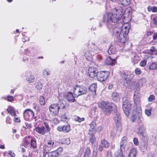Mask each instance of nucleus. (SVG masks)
Returning <instances> with one entry per match:
<instances>
[{
  "label": "nucleus",
  "mask_w": 157,
  "mask_h": 157,
  "mask_svg": "<svg viewBox=\"0 0 157 157\" xmlns=\"http://www.w3.org/2000/svg\"><path fill=\"white\" fill-rule=\"evenodd\" d=\"M114 13H107L104 16L103 21L106 23V25L110 33L117 38L122 32L124 25L122 23L117 25H113L112 23H116L123 17L124 10L121 7L115 8Z\"/></svg>",
  "instance_id": "f257e3e1"
},
{
  "label": "nucleus",
  "mask_w": 157,
  "mask_h": 157,
  "mask_svg": "<svg viewBox=\"0 0 157 157\" xmlns=\"http://www.w3.org/2000/svg\"><path fill=\"white\" fill-rule=\"evenodd\" d=\"M134 103L133 104V102L130 101L129 99L127 97H124L122 101V108L124 112L126 115L128 116L131 110H132L136 112V110L137 109L136 105L140 101V94L138 92H135L133 98Z\"/></svg>",
  "instance_id": "f03ea898"
},
{
  "label": "nucleus",
  "mask_w": 157,
  "mask_h": 157,
  "mask_svg": "<svg viewBox=\"0 0 157 157\" xmlns=\"http://www.w3.org/2000/svg\"><path fill=\"white\" fill-rule=\"evenodd\" d=\"M99 107L102 109L104 114L107 116L110 114L113 111V107L115 106L114 104L107 101H101L98 103Z\"/></svg>",
  "instance_id": "7ed1b4c3"
},
{
  "label": "nucleus",
  "mask_w": 157,
  "mask_h": 157,
  "mask_svg": "<svg viewBox=\"0 0 157 157\" xmlns=\"http://www.w3.org/2000/svg\"><path fill=\"white\" fill-rule=\"evenodd\" d=\"M124 28H123L122 32L118 37L120 42L124 43L127 41L129 38L128 34L129 32V29L130 26L128 24H125L124 25Z\"/></svg>",
  "instance_id": "20e7f679"
},
{
  "label": "nucleus",
  "mask_w": 157,
  "mask_h": 157,
  "mask_svg": "<svg viewBox=\"0 0 157 157\" xmlns=\"http://www.w3.org/2000/svg\"><path fill=\"white\" fill-rule=\"evenodd\" d=\"M97 47L94 43H92L89 46L88 48L86 49L84 51V56L88 61L92 60L93 56L96 53Z\"/></svg>",
  "instance_id": "39448f33"
},
{
  "label": "nucleus",
  "mask_w": 157,
  "mask_h": 157,
  "mask_svg": "<svg viewBox=\"0 0 157 157\" xmlns=\"http://www.w3.org/2000/svg\"><path fill=\"white\" fill-rule=\"evenodd\" d=\"M24 143L25 147H29L30 148L32 147L33 148L36 147V140L30 136H26L25 138Z\"/></svg>",
  "instance_id": "423d86ee"
},
{
  "label": "nucleus",
  "mask_w": 157,
  "mask_h": 157,
  "mask_svg": "<svg viewBox=\"0 0 157 157\" xmlns=\"http://www.w3.org/2000/svg\"><path fill=\"white\" fill-rule=\"evenodd\" d=\"M87 92V89L84 86H76L74 88L73 93L75 97H77L79 95L85 94Z\"/></svg>",
  "instance_id": "0eeeda50"
},
{
  "label": "nucleus",
  "mask_w": 157,
  "mask_h": 157,
  "mask_svg": "<svg viewBox=\"0 0 157 157\" xmlns=\"http://www.w3.org/2000/svg\"><path fill=\"white\" fill-rule=\"evenodd\" d=\"M132 113L133 114V115L132 117L131 120L133 122H137L138 124H141L143 120V119L141 115V113L139 112L138 114L137 112V109L136 110V112L134 111L131 110L130 111L129 113Z\"/></svg>",
  "instance_id": "6e6552de"
},
{
  "label": "nucleus",
  "mask_w": 157,
  "mask_h": 157,
  "mask_svg": "<svg viewBox=\"0 0 157 157\" xmlns=\"http://www.w3.org/2000/svg\"><path fill=\"white\" fill-rule=\"evenodd\" d=\"M44 126L40 127H37L35 128V130L38 133L42 135L49 131V126L48 124L46 122H44Z\"/></svg>",
  "instance_id": "1a4fd4ad"
},
{
  "label": "nucleus",
  "mask_w": 157,
  "mask_h": 157,
  "mask_svg": "<svg viewBox=\"0 0 157 157\" xmlns=\"http://www.w3.org/2000/svg\"><path fill=\"white\" fill-rule=\"evenodd\" d=\"M34 114L33 111L30 109H25L23 112L24 118L26 121H31L34 118Z\"/></svg>",
  "instance_id": "9d476101"
},
{
  "label": "nucleus",
  "mask_w": 157,
  "mask_h": 157,
  "mask_svg": "<svg viewBox=\"0 0 157 157\" xmlns=\"http://www.w3.org/2000/svg\"><path fill=\"white\" fill-rule=\"evenodd\" d=\"M109 72L107 71H102L98 72L96 76L98 80L101 82L106 80L109 76Z\"/></svg>",
  "instance_id": "9b49d317"
},
{
  "label": "nucleus",
  "mask_w": 157,
  "mask_h": 157,
  "mask_svg": "<svg viewBox=\"0 0 157 157\" xmlns=\"http://www.w3.org/2000/svg\"><path fill=\"white\" fill-rule=\"evenodd\" d=\"M62 104V106H60L59 104H52L49 107V109L51 113L55 116L58 115L59 109L60 108H64V105Z\"/></svg>",
  "instance_id": "f8f14e48"
},
{
  "label": "nucleus",
  "mask_w": 157,
  "mask_h": 157,
  "mask_svg": "<svg viewBox=\"0 0 157 157\" xmlns=\"http://www.w3.org/2000/svg\"><path fill=\"white\" fill-rule=\"evenodd\" d=\"M148 144L147 139L146 137L142 139L139 145V149L142 152H145L147 150Z\"/></svg>",
  "instance_id": "ddd939ff"
},
{
  "label": "nucleus",
  "mask_w": 157,
  "mask_h": 157,
  "mask_svg": "<svg viewBox=\"0 0 157 157\" xmlns=\"http://www.w3.org/2000/svg\"><path fill=\"white\" fill-rule=\"evenodd\" d=\"M63 148L61 147H59L55 151L47 152L45 154H44V157H45L46 155L48 154V157H58L62 153Z\"/></svg>",
  "instance_id": "4468645a"
},
{
  "label": "nucleus",
  "mask_w": 157,
  "mask_h": 157,
  "mask_svg": "<svg viewBox=\"0 0 157 157\" xmlns=\"http://www.w3.org/2000/svg\"><path fill=\"white\" fill-rule=\"evenodd\" d=\"M139 126L137 128V133L138 134L140 135L143 138L146 137L145 133V128L142 122L139 124Z\"/></svg>",
  "instance_id": "2eb2a0df"
},
{
  "label": "nucleus",
  "mask_w": 157,
  "mask_h": 157,
  "mask_svg": "<svg viewBox=\"0 0 157 157\" xmlns=\"http://www.w3.org/2000/svg\"><path fill=\"white\" fill-rule=\"evenodd\" d=\"M56 146V144H55L53 141L51 140L48 141L47 144L45 145L44 146V154H45V153L47 154V151H48L49 149H50L52 147L54 148Z\"/></svg>",
  "instance_id": "dca6fc26"
},
{
  "label": "nucleus",
  "mask_w": 157,
  "mask_h": 157,
  "mask_svg": "<svg viewBox=\"0 0 157 157\" xmlns=\"http://www.w3.org/2000/svg\"><path fill=\"white\" fill-rule=\"evenodd\" d=\"M127 138L125 136H124L122 138L120 144V150L117 151H120L122 152L125 151V148L127 144Z\"/></svg>",
  "instance_id": "f3484780"
},
{
  "label": "nucleus",
  "mask_w": 157,
  "mask_h": 157,
  "mask_svg": "<svg viewBox=\"0 0 157 157\" xmlns=\"http://www.w3.org/2000/svg\"><path fill=\"white\" fill-rule=\"evenodd\" d=\"M98 72L97 69L94 67H90L88 69V73L91 78L96 76Z\"/></svg>",
  "instance_id": "a211bd4d"
},
{
  "label": "nucleus",
  "mask_w": 157,
  "mask_h": 157,
  "mask_svg": "<svg viewBox=\"0 0 157 157\" xmlns=\"http://www.w3.org/2000/svg\"><path fill=\"white\" fill-rule=\"evenodd\" d=\"M70 127L69 125H60L57 128V130L59 131L63 132L64 133L69 132L70 130Z\"/></svg>",
  "instance_id": "6ab92c4d"
},
{
  "label": "nucleus",
  "mask_w": 157,
  "mask_h": 157,
  "mask_svg": "<svg viewBox=\"0 0 157 157\" xmlns=\"http://www.w3.org/2000/svg\"><path fill=\"white\" fill-rule=\"evenodd\" d=\"M114 119L116 126L117 127H120L121 126V118L118 113H114Z\"/></svg>",
  "instance_id": "aec40b11"
},
{
  "label": "nucleus",
  "mask_w": 157,
  "mask_h": 157,
  "mask_svg": "<svg viewBox=\"0 0 157 157\" xmlns=\"http://www.w3.org/2000/svg\"><path fill=\"white\" fill-rule=\"evenodd\" d=\"M26 80L29 83H32L34 82L35 77L30 72H27L25 73Z\"/></svg>",
  "instance_id": "412c9836"
},
{
  "label": "nucleus",
  "mask_w": 157,
  "mask_h": 157,
  "mask_svg": "<svg viewBox=\"0 0 157 157\" xmlns=\"http://www.w3.org/2000/svg\"><path fill=\"white\" fill-rule=\"evenodd\" d=\"M109 146V143L107 140L105 139L102 140L99 145L98 150L99 151H101L103 150V147L106 148H108Z\"/></svg>",
  "instance_id": "4be33fe9"
},
{
  "label": "nucleus",
  "mask_w": 157,
  "mask_h": 157,
  "mask_svg": "<svg viewBox=\"0 0 157 157\" xmlns=\"http://www.w3.org/2000/svg\"><path fill=\"white\" fill-rule=\"evenodd\" d=\"M121 75L122 78L124 79H131L133 77V75L130 74L128 71L126 72L124 71L121 72Z\"/></svg>",
  "instance_id": "5701e85b"
},
{
  "label": "nucleus",
  "mask_w": 157,
  "mask_h": 157,
  "mask_svg": "<svg viewBox=\"0 0 157 157\" xmlns=\"http://www.w3.org/2000/svg\"><path fill=\"white\" fill-rule=\"evenodd\" d=\"M116 63L115 59H112L110 56L106 58L105 63L106 64L110 65H113Z\"/></svg>",
  "instance_id": "b1692460"
},
{
  "label": "nucleus",
  "mask_w": 157,
  "mask_h": 157,
  "mask_svg": "<svg viewBox=\"0 0 157 157\" xmlns=\"http://www.w3.org/2000/svg\"><path fill=\"white\" fill-rule=\"evenodd\" d=\"M137 154V151L134 148H132L128 154V157H136Z\"/></svg>",
  "instance_id": "393cba45"
},
{
  "label": "nucleus",
  "mask_w": 157,
  "mask_h": 157,
  "mask_svg": "<svg viewBox=\"0 0 157 157\" xmlns=\"http://www.w3.org/2000/svg\"><path fill=\"white\" fill-rule=\"evenodd\" d=\"M7 111L12 116L15 117L16 116L15 110L12 107L9 106L7 109Z\"/></svg>",
  "instance_id": "a878e982"
},
{
  "label": "nucleus",
  "mask_w": 157,
  "mask_h": 157,
  "mask_svg": "<svg viewBox=\"0 0 157 157\" xmlns=\"http://www.w3.org/2000/svg\"><path fill=\"white\" fill-rule=\"evenodd\" d=\"M67 100L69 102H73L74 101L75 98L73 94L71 93H68L67 95Z\"/></svg>",
  "instance_id": "bb28decb"
},
{
  "label": "nucleus",
  "mask_w": 157,
  "mask_h": 157,
  "mask_svg": "<svg viewBox=\"0 0 157 157\" xmlns=\"http://www.w3.org/2000/svg\"><path fill=\"white\" fill-rule=\"evenodd\" d=\"M112 97L113 101H117L119 99L120 95L117 93L114 92L112 94Z\"/></svg>",
  "instance_id": "cd10ccee"
},
{
  "label": "nucleus",
  "mask_w": 157,
  "mask_h": 157,
  "mask_svg": "<svg viewBox=\"0 0 157 157\" xmlns=\"http://www.w3.org/2000/svg\"><path fill=\"white\" fill-rule=\"evenodd\" d=\"M89 140L91 144H93L96 142V138L94 135L91 134L89 136Z\"/></svg>",
  "instance_id": "c85d7f7f"
},
{
  "label": "nucleus",
  "mask_w": 157,
  "mask_h": 157,
  "mask_svg": "<svg viewBox=\"0 0 157 157\" xmlns=\"http://www.w3.org/2000/svg\"><path fill=\"white\" fill-rule=\"evenodd\" d=\"M97 88V85L95 83H94L90 86L89 89L93 93L94 92V94H96Z\"/></svg>",
  "instance_id": "c756f323"
},
{
  "label": "nucleus",
  "mask_w": 157,
  "mask_h": 157,
  "mask_svg": "<svg viewBox=\"0 0 157 157\" xmlns=\"http://www.w3.org/2000/svg\"><path fill=\"white\" fill-rule=\"evenodd\" d=\"M120 1L121 4L124 6H128L131 3L130 0H120Z\"/></svg>",
  "instance_id": "7c9ffc66"
},
{
  "label": "nucleus",
  "mask_w": 157,
  "mask_h": 157,
  "mask_svg": "<svg viewBox=\"0 0 157 157\" xmlns=\"http://www.w3.org/2000/svg\"><path fill=\"white\" fill-rule=\"evenodd\" d=\"M91 151L89 147H87L84 152L83 157H89Z\"/></svg>",
  "instance_id": "2f4dec72"
},
{
  "label": "nucleus",
  "mask_w": 157,
  "mask_h": 157,
  "mask_svg": "<svg viewBox=\"0 0 157 157\" xmlns=\"http://www.w3.org/2000/svg\"><path fill=\"white\" fill-rule=\"evenodd\" d=\"M50 70L48 69L44 70L43 71V75L45 77L48 76L50 75Z\"/></svg>",
  "instance_id": "473e14b6"
},
{
  "label": "nucleus",
  "mask_w": 157,
  "mask_h": 157,
  "mask_svg": "<svg viewBox=\"0 0 157 157\" xmlns=\"http://www.w3.org/2000/svg\"><path fill=\"white\" fill-rule=\"evenodd\" d=\"M149 69L151 70H154L157 69V63H153L150 65Z\"/></svg>",
  "instance_id": "72a5a7b5"
},
{
  "label": "nucleus",
  "mask_w": 157,
  "mask_h": 157,
  "mask_svg": "<svg viewBox=\"0 0 157 157\" xmlns=\"http://www.w3.org/2000/svg\"><path fill=\"white\" fill-rule=\"evenodd\" d=\"M116 51V49L113 46H111L110 47L108 50V52L109 54H114L115 53Z\"/></svg>",
  "instance_id": "f704fd0d"
},
{
  "label": "nucleus",
  "mask_w": 157,
  "mask_h": 157,
  "mask_svg": "<svg viewBox=\"0 0 157 157\" xmlns=\"http://www.w3.org/2000/svg\"><path fill=\"white\" fill-rule=\"evenodd\" d=\"M70 140L69 138H65L62 139V143L63 144L68 145L70 144Z\"/></svg>",
  "instance_id": "c9c22d12"
},
{
  "label": "nucleus",
  "mask_w": 157,
  "mask_h": 157,
  "mask_svg": "<svg viewBox=\"0 0 157 157\" xmlns=\"http://www.w3.org/2000/svg\"><path fill=\"white\" fill-rule=\"evenodd\" d=\"M40 104L41 105H44L45 104L44 98L43 96L40 97L39 99Z\"/></svg>",
  "instance_id": "e433bc0d"
},
{
  "label": "nucleus",
  "mask_w": 157,
  "mask_h": 157,
  "mask_svg": "<svg viewBox=\"0 0 157 157\" xmlns=\"http://www.w3.org/2000/svg\"><path fill=\"white\" fill-rule=\"evenodd\" d=\"M115 157H124V155L120 151H117L115 153Z\"/></svg>",
  "instance_id": "4c0bfd02"
},
{
  "label": "nucleus",
  "mask_w": 157,
  "mask_h": 157,
  "mask_svg": "<svg viewBox=\"0 0 157 157\" xmlns=\"http://www.w3.org/2000/svg\"><path fill=\"white\" fill-rule=\"evenodd\" d=\"M115 157H124V155L120 151H117L115 153Z\"/></svg>",
  "instance_id": "58836bf2"
},
{
  "label": "nucleus",
  "mask_w": 157,
  "mask_h": 157,
  "mask_svg": "<svg viewBox=\"0 0 157 157\" xmlns=\"http://www.w3.org/2000/svg\"><path fill=\"white\" fill-rule=\"evenodd\" d=\"M90 128L89 129V131L90 132L92 131L96 125L95 122L92 121L91 124H90Z\"/></svg>",
  "instance_id": "ea45409f"
},
{
  "label": "nucleus",
  "mask_w": 157,
  "mask_h": 157,
  "mask_svg": "<svg viewBox=\"0 0 157 157\" xmlns=\"http://www.w3.org/2000/svg\"><path fill=\"white\" fill-rule=\"evenodd\" d=\"M152 108H150L149 109H146L145 110V114L148 116L149 117L151 114Z\"/></svg>",
  "instance_id": "a19ab883"
},
{
  "label": "nucleus",
  "mask_w": 157,
  "mask_h": 157,
  "mask_svg": "<svg viewBox=\"0 0 157 157\" xmlns=\"http://www.w3.org/2000/svg\"><path fill=\"white\" fill-rule=\"evenodd\" d=\"M2 98H4L5 100H7L10 102L12 101L13 100V98L12 96H7V98L4 97H2Z\"/></svg>",
  "instance_id": "79ce46f5"
},
{
  "label": "nucleus",
  "mask_w": 157,
  "mask_h": 157,
  "mask_svg": "<svg viewBox=\"0 0 157 157\" xmlns=\"http://www.w3.org/2000/svg\"><path fill=\"white\" fill-rule=\"evenodd\" d=\"M130 79H122L121 81L120 82L123 85L127 86L128 84V81Z\"/></svg>",
  "instance_id": "37998d69"
},
{
  "label": "nucleus",
  "mask_w": 157,
  "mask_h": 157,
  "mask_svg": "<svg viewBox=\"0 0 157 157\" xmlns=\"http://www.w3.org/2000/svg\"><path fill=\"white\" fill-rule=\"evenodd\" d=\"M36 87L37 89H40L42 87V84L40 82H38L36 85Z\"/></svg>",
  "instance_id": "c03bdc74"
},
{
  "label": "nucleus",
  "mask_w": 157,
  "mask_h": 157,
  "mask_svg": "<svg viewBox=\"0 0 157 157\" xmlns=\"http://www.w3.org/2000/svg\"><path fill=\"white\" fill-rule=\"evenodd\" d=\"M146 82V79L145 78H142L139 80V83L142 85H144Z\"/></svg>",
  "instance_id": "a18cd8bd"
},
{
  "label": "nucleus",
  "mask_w": 157,
  "mask_h": 157,
  "mask_svg": "<svg viewBox=\"0 0 157 157\" xmlns=\"http://www.w3.org/2000/svg\"><path fill=\"white\" fill-rule=\"evenodd\" d=\"M75 119L76 121H78V122H80L82 121H84V117L80 118L79 117L76 116L75 117Z\"/></svg>",
  "instance_id": "49530a36"
},
{
  "label": "nucleus",
  "mask_w": 157,
  "mask_h": 157,
  "mask_svg": "<svg viewBox=\"0 0 157 157\" xmlns=\"http://www.w3.org/2000/svg\"><path fill=\"white\" fill-rule=\"evenodd\" d=\"M155 97L153 95H151L148 98V101H152L154 100Z\"/></svg>",
  "instance_id": "de8ad7c7"
},
{
  "label": "nucleus",
  "mask_w": 157,
  "mask_h": 157,
  "mask_svg": "<svg viewBox=\"0 0 157 157\" xmlns=\"http://www.w3.org/2000/svg\"><path fill=\"white\" fill-rule=\"evenodd\" d=\"M150 51L153 54L157 55V50H155V48L154 47H151Z\"/></svg>",
  "instance_id": "09e8293b"
},
{
  "label": "nucleus",
  "mask_w": 157,
  "mask_h": 157,
  "mask_svg": "<svg viewBox=\"0 0 157 157\" xmlns=\"http://www.w3.org/2000/svg\"><path fill=\"white\" fill-rule=\"evenodd\" d=\"M147 61L146 60L144 59L141 61L140 63V66L141 67L144 66L146 64Z\"/></svg>",
  "instance_id": "8fccbe9b"
},
{
  "label": "nucleus",
  "mask_w": 157,
  "mask_h": 157,
  "mask_svg": "<svg viewBox=\"0 0 157 157\" xmlns=\"http://www.w3.org/2000/svg\"><path fill=\"white\" fill-rule=\"evenodd\" d=\"M133 142L136 146H138L139 145V141L136 138H134L133 140Z\"/></svg>",
  "instance_id": "3c124183"
},
{
  "label": "nucleus",
  "mask_w": 157,
  "mask_h": 157,
  "mask_svg": "<svg viewBox=\"0 0 157 157\" xmlns=\"http://www.w3.org/2000/svg\"><path fill=\"white\" fill-rule=\"evenodd\" d=\"M142 72L141 70L139 68H137L135 70V73L137 75H140Z\"/></svg>",
  "instance_id": "603ef678"
},
{
  "label": "nucleus",
  "mask_w": 157,
  "mask_h": 157,
  "mask_svg": "<svg viewBox=\"0 0 157 157\" xmlns=\"http://www.w3.org/2000/svg\"><path fill=\"white\" fill-rule=\"evenodd\" d=\"M153 144L155 145L157 147V134H156L155 136Z\"/></svg>",
  "instance_id": "864d4df0"
},
{
  "label": "nucleus",
  "mask_w": 157,
  "mask_h": 157,
  "mask_svg": "<svg viewBox=\"0 0 157 157\" xmlns=\"http://www.w3.org/2000/svg\"><path fill=\"white\" fill-rule=\"evenodd\" d=\"M7 153L10 155L11 157H14L15 156V154L13 152L11 151H8Z\"/></svg>",
  "instance_id": "5fc2aeb1"
},
{
  "label": "nucleus",
  "mask_w": 157,
  "mask_h": 157,
  "mask_svg": "<svg viewBox=\"0 0 157 157\" xmlns=\"http://www.w3.org/2000/svg\"><path fill=\"white\" fill-rule=\"evenodd\" d=\"M23 127L26 129L31 128V124H29L28 123H25V125L23 126Z\"/></svg>",
  "instance_id": "6e6d98bb"
},
{
  "label": "nucleus",
  "mask_w": 157,
  "mask_h": 157,
  "mask_svg": "<svg viewBox=\"0 0 157 157\" xmlns=\"http://www.w3.org/2000/svg\"><path fill=\"white\" fill-rule=\"evenodd\" d=\"M105 157H112L111 151H107Z\"/></svg>",
  "instance_id": "4d7b16f0"
},
{
  "label": "nucleus",
  "mask_w": 157,
  "mask_h": 157,
  "mask_svg": "<svg viewBox=\"0 0 157 157\" xmlns=\"http://www.w3.org/2000/svg\"><path fill=\"white\" fill-rule=\"evenodd\" d=\"M151 10L153 12H155L157 11V7L155 6H153L151 8Z\"/></svg>",
  "instance_id": "13d9d810"
},
{
  "label": "nucleus",
  "mask_w": 157,
  "mask_h": 157,
  "mask_svg": "<svg viewBox=\"0 0 157 157\" xmlns=\"http://www.w3.org/2000/svg\"><path fill=\"white\" fill-rule=\"evenodd\" d=\"M34 108L37 111L39 110L40 108L39 105H35L34 106Z\"/></svg>",
  "instance_id": "bf43d9fd"
},
{
  "label": "nucleus",
  "mask_w": 157,
  "mask_h": 157,
  "mask_svg": "<svg viewBox=\"0 0 157 157\" xmlns=\"http://www.w3.org/2000/svg\"><path fill=\"white\" fill-rule=\"evenodd\" d=\"M14 121L15 122H20V120L19 117H14Z\"/></svg>",
  "instance_id": "052dcab7"
},
{
  "label": "nucleus",
  "mask_w": 157,
  "mask_h": 157,
  "mask_svg": "<svg viewBox=\"0 0 157 157\" xmlns=\"http://www.w3.org/2000/svg\"><path fill=\"white\" fill-rule=\"evenodd\" d=\"M24 53L25 54L29 55V52L28 49H26L24 50Z\"/></svg>",
  "instance_id": "680f3d73"
},
{
  "label": "nucleus",
  "mask_w": 157,
  "mask_h": 157,
  "mask_svg": "<svg viewBox=\"0 0 157 157\" xmlns=\"http://www.w3.org/2000/svg\"><path fill=\"white\" fill-rule=\"evenodd\" d=\"M147 157H155L154 154L152 153H148Z\"/></svg>",
  "instance_id": "e2e57ef3"
},
{
  "label": "nucleus",
  "mask_w": 157,
  "mask_h": 157,
  "mask_svg": "<svg viewBox=\"0 0 157 157\" xmlns=\"http://www.w3.org/2000/svg\"><path fill=\"white\" fill-rule=\"evenodd\" d=\"M153 21L155 25H157V17L153 19Z\"/></svg>",
  "instance_id": "0e129e2a"
},
{
  "label": "nucleus",
  "mask_w": 157,
  "mask_h": 157,
  "mask_svg": "<svg viewBox=\"0 0 157 157\" xmlns=\"http://www.w3.org/2000/svg\"><path fill=\"white\" fill-rule=\"evenodd\" d=\"M6 122L7 123L9 124H10L11 123V121L10 120V117H7L6 119Z\"/></svg>",
  "instance_id": "69168bd1"
},
{
  "label": "nucleus",
  "mask_w": 157,
  "mask_h": 157,
  "mask_svg": "<svg viewBox=\"0 0 157 157\" xmlns=\"http://www.w3.org/2000/svg\"><path fill=\"white\" fill-rule=\"evenodd\" d=\"M28 58L26 56H24L23 59V60L25 62H26L28 61Z\"/></svg>",
  "instance_id": "338daca9"
},
{
  "label": "nucleus",
  "mask_w": 157,
  "mask_h": 157,
  "mask_svg": "<svg viewBox=\"0 0 157 157\" xmlns=\"http://www.w3.org/2000/svg\"><path fill=\"white\" fill-rule=\"evenodd\" d=\"M53 122L55 124H57L59 122V121L57 118H55L53 119Z\"/></svg>",
  "instance_id": "774afa93"
}]
</instances>
